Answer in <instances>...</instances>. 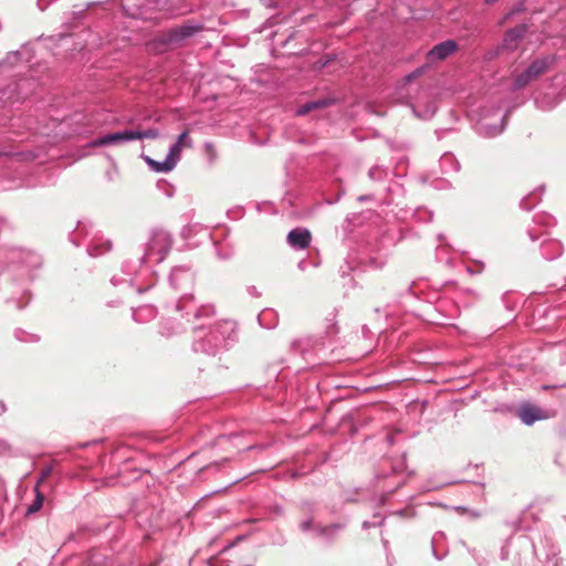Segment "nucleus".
I'll return each mask as SVG.
<instances>
[{
	"instance_id": "1",
	"label": "nucleus",
	"mask_w": 566,
	"mask_h": 566,
	"mask_svg": "<svg viewBox=\"0 0 566 566\" xmlns=\"http://www.w3.org/2000/svg\"><path fill=\"white\" fill-rule=\"evenodd\" d=\"M552 63L553 59L548 56L535 60L525 71L515 75L513 90H521L525 87L528 83L545 73Z\"/></svg>"
},
{
	"instance_id": "2",
	"label": "nucleus",
	"mask_w": 566,
	"mask_h": 566,
	"mask_svg": "<svg viewBox=\"0 0 566 566\" xmlns=\"http://www.w3.org/2000/svg\"><path fill=\"white\" fill-rule=\"evenodd\" d=\"M517 416L527 426L548 418V415L543 409L531 403H523L517 411Z\"/></svg>"
},
{
	"instance_id": "3",
	"label": "nucleus",
	"mask_w": 566,
	"mask_h": 566,
	"mask_svg": "<svg viewBox=\"0 0 566 566\" xmlns=\"http://www.w3.org/2000/svg\"><path fill=\"white\" fill-rule=\"evenodd\" d=\"M136 135L135 130H123V132H116L112 134H107L105 136H102L97 139H95L92 145L93 146H106L112 144H119L125 142L135 140Z\"/></svg>"
},
{
	"instance_id": "4",
	"label": "nucleus",
	"mask_w": 566,
	"mask_h": 566,
	"mask_svg": "<svg viewBox=\"0 0 566 566\" xmlns=\"http://www.w3.org/2000/svg\"><path fill=\"white\" fill-rule=\"evenodd\" d=\"M286 242L292 248H310L312 234L306 228H295L287 234Z\"/></svg>"
},
{
	"instance_id": "5",
	"label": "nucleus",
	"mask_w": 566,
	"mask_h": 566,
	"mask_svg": "<svg viewBox=\"0 0 566 566\" xmlns=\"http://www.w3.org/2000/svg\"><path fill=\"white\" fill-rule=\"evenodd\" d=\"M458 49V45L452 40L443 41L437 45H434L429 52H428V59L430 61H441L454 53Z\"/></svg>"
},
{
	"instance_id": "6",
	"label": "nucleus",
	"mask_w": 566,
	"mask_h": 566,
	"mask_svg": "<svg viewBox=\"0 0 566 566\" xmlns=\"http://www.w3.org/2000/svg\"><path fill=\"white\" fill-rule=\"evenodd\" d=\"M525 25H518L514 29L509 30L504 36V48L509 50H514L517 46L520 40L523 39V36L525 35Z\"/></svg>"
},
{
	"instance_id": "7",
	"label": "nucleus",
	"mask_w": 566,
	"mask_h": 566,
	"mask_svg": "<svg viewBox=\"0 0 566 566\" xmlns=\"http://www.w3.org/2000/svg\"><path fill=\"white\" fill-rule=\"evenodd\" d=\"M333 103H334V101L331 99V98H321V99H317V101L307 102V103L303 104L302 106H300L297 108L296 114L298 116H303V115H306V114H308L310 112H312L314 109H318V108H323V107L329 106Z\"/></svg>"
},
{
	"instance_id": "8",
	"label": "nucleus",
	"mask_w": 566,
	"mask_h": 566,
	"mask_svg": "<svg viewBox=\"0 0 566 566\" xmlns=\"http://www.w3.org/2000/svg\"><path fill=\"white\" fill-rule=\"evenodd\" d=\"M149 166L157 172H168L175 168V163L171 159H165L164 161H156L147 158Z\"/></svg>"
},
{
	"instance_id": "9",
	"label": "nucleus",
	"mask_w": 566,
	"mask_h": 566,
	"mask_svg": "<svg viewBox=\"0 0 566 566\" xmlns=\"http://www.w3.org/2000/svg\"><path fill=\"white\" fill-rule=\"evenodd\" d=\"M35 493H36L35 500L28 507V513H35V512H38L41 509L42 504H43L44 496L39 491V483L35 486Z\"/></svg>"
},
{
	"instance_id": "10",
	"label": "nucleus",
	"mask_w": 566,
	"mask_h": 566,
	"mask_svg": "<svg viewBox=\"0 0 566 566\" xmlns=\"http://www.w3.org/2000/svg\"><path fill=\"white\" fill-rule=\"evenodd\" d=\"M136 139H155L159 136V132L156 128H150L146 130H135Z\"/></svg>"
},
{
	"instance_id": "11",
	"label": "nucleus",
	"mask_w": 566,
	"mask_h": 566,
	"mask_svg": "<svg viewBox=\"0 0 566 566\" xmlns=\"http://www.w3.org/2000/svg\"><path fill=\"white\" fill-rule=\"evenodd\" d=\"M184 148H181L179 146V144H174L170 148H169V153L167 155V159H171L175 165L178 163L179 158H180V155H181V151H182Z\"/></svg>"
},
{
	"instance_id": "12",
	"label": "nucleus",
	"mask_w": 566,
	"mask_h": 566,
	"mask_svg": "<svg viewBox=\"0 0 566 566\" xmlns=\"http://www.w3.org/2000/svg\"><path fill=\"white\" fill-rule=\"evenodd\" d=\"M176 144H179V146L181 148H191L192 147V142L191 139L189 138V134L187 130L182 132L177 140H176Z\"/></svg>"
},
{
	"instance_id": "13",
	"label": "nucleus",
	"mask_w": 566,
	"mask_h": 566,
	"mask_svg": "<svg viewBox=\"0 0 566 566\" xmlns=\"http://www.w3.org/2000/svg\"><path fill=\"white\" fill-rule=\"evenodd\" d=\"M422 73L421 69L406 76V81L410 82Z\"/></svg>"
},
{
	"instance_id": "14",
	"label": "nucleus",
	"mask_w": 566,
	"mask_h": 566,
	"mask_svg": "<svg viewBox=\"0 0 566 566\" xmlns=\"http://www.w3.org/2000/svg\"><path fill=\"white\" fill-rule=\"evenodd\" d=\"M451 160H452L451 155H443L441 158V163H447V161H451Z\"/></svg>"
},
{
	"instance_id": "15",
	"label": "nucleus",
	"mask_w": 566,
	"mask_h": 566,
	"mask_svg": "<svg viewBox=\"0 0 566 566\" xmlns=\"http://www.w3.org/2000/svg\"><path fill=\"white\" fill-rule=\"evenodd\" d=\"M4 410H6V407H4L3 402L0 400V415L2 412H4Z\"/></svg>"
},
{
	"instance_id": "16",
	"label": "nucleus",
	"mask_w": 566,
	"mask_h": 566,
	"mask_svg": "<svg viewBox=\"0 0 566 566\" xmlns=\"http://www.w3.org/2000/svg\"><path fill=\"white\" fill-rule=\"evenodd\" d=\"M311 526V522L303 523L302 527L303 530H307Z\"/></svg>"
},
{
	"instance_id": "17",
	"label": "nucleus",
	"mask_w": 566,
	"mask_h": 566,
	"mask_svg": "<svg viewBox=\"0 0 566 566\" xmlns=\"http://www.w3.org/2000/svg\"><path fill=\"white\" fill-rule=\"evenodd\" d=\"M521 206H522L523 208H525V209H530V208L526 206V199H523V200L521 201Z\"/></svg>"
},
{
	"instance_id": "18",
	"label": "nucleus",
	"mask_w": 566,
	"mask_h": 566,
	"mask_svg": "<svg viewBox=\"0 0 566 566\" xmlns=\"http://www.w3.org/2000/svg\"><path fill=\"white\" fill-rule=\"evenodd\" d=\"M180 34H181L182 36H187V35H190V32H189V31H184V30H182V31L180 32Z\"/></svg>"
},
{
	"instance_id": "19",
	"label": "nucleus",
	"mask_w": 566,
	"mask_h": 566,
	"mask_svg": "<svg viewBox=\"0 0 566 566\" xmlns=\"http://www.w3.org/2000/svg\"><path fill=\"white\" fill-rule=\"evenodd\" d=\"M485 1H486V3H489V4H492V3L496 2L497 0H485Z\"/></svg>"
},
{
	"instance_id": "20",
	"label": "nucleus",
	"mask_w": 566,
	"mask_h": 566,
	"mask_svg": "<svg viewBox=\"0 0 566 566\" xmlns=\"http://www.w3.org/2000/svg\"><path fill=\"white\" fill-rule=\"evenodd\" d=\"M336 527H337V525H332V526L326 527V530H325V531H327V530H333V528H336Z\"/></svg>"
}]
</instances>
